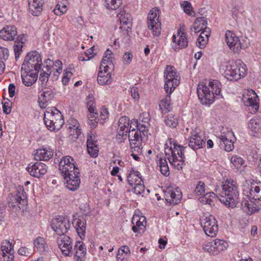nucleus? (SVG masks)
<instances>
[{
  "instance_id": "17",
  "label": "nucleus",
  "mask_w": 261,
  "mask_h": 261,
  "mask_svg": "<svg viewBox=\"0 0 261 261\" xmlns=\"http://www.w3.org/2000/svg\"><path fill=\"white\" fill-rule=\"evenodd\" d=\"M202 133L199 129H196L191 132V136L189 138V146L193 150H197L202 148L205 142L202 138Z\"/></svg>"
},
{
  "instance_id": "4",
  "label": "nucleus",
  "mask_w": 261,
  "mask_h": 261,
  "mask_svg": "<svg viewBox=\"0 0 261 261\" xmlns=\"http://www.w3.org/2000/svg\"><path fill=\"white\" fill-rule=\"evenodd\" d=\"M223 70L224 76L229 81H237L244 77L247 71L246 65L240 60L227 63Z\"/></svg>"
},
{
  "instance_id": "53",
  "label": "nucleus",
  "mask_w": 261,
  "mask_h": 261,
  "mask_svg": "<svg viewBox=\"0 0 261 261\" xmlns=\"http://www.w3.org/2000/svg\"><path fill=\"white\" fill-rule=\"evenodd\" d=\"M80 172L78 168L75 169L71 172H68L63 174L64 176V179L67 181V179H76V178H80Z\"/></svg>"
},
{
  "instance_id": "15",
  "label": "nucleus",
  "mask_w": 261,
  "mask_h": 261,
  "mask_svg": "<svg viewBox=\"0 0 261 261\" xmlns=\"http://www.w3.org/2000/svg\"><path fill=\"white\" fill-rule=\"evenodd\" d=\"M47 169L46 165L42 162L31 163L27 168L30 175L38 178L42 177L47 172Z\"/></svg>"
},
{
  "instance_id": "27",
  "label": "nucleus",
  "mask_w": 261,
  "mask_h": 261,
  "mask_svg": "<svg viewBox=\"0 0 261 261\" xmlns=\"http://www.w3.org/2000/svg\"><path fill=\"white\" fill-rule=\"evenodd\" d=\"M54 154L53 150L46 148L36 149L34 151V159L37 161H48Z\"/></svg>"
},
{
  "instance_id": "34",
  "label": "nucleus",
  "mask_w": 261,
  "mask_h": 261,
  "mask_svg": "<svg viewBox=\"0 0 261 261\" xmlns=\"http://www.w3.org/2000/svg\"><path fill=\"white\" fill-rule=\"evenodd\" d=\"M72 224L81 239L85 236L86 230V221L84 219L75 218L73 220Z\"/></svg>"
},
{
  "instance_id": "38",
  "label": "nucleus",
  "mask_w": 261,
  "mask_h": 261,
  "mask_svg": "<svg viewBox=\"0 0 261 261\" xmlns=\"http://www.w3.org/2000/svg\"><path fill=\"white\" fill-rule=\"evenodd\" d=\"M10 253L14 254V250L13 249L12 243L7 240L3 241L1 244L0 258L4 259V258L6 257V254Z\"/></svg>"
},
{
  "instance_id": "42",
  "label": "nucleus",
  "mask_w": 261,
  "mask_h": 261,
  "mask_svg": "<svg viewBox=\"0 0 261 261\" xmlns=\"http://www.w3.org/2000/svg\"><path fill=\"white\" fill-rule=\"evenodd\" d=\"M132 124L129 118L125 116H122L118 120V129L126 130L129 133V127Z\"/></svg>"
},
{
  "instance_id": "60",
  "label": "nucleus",
  "mask_w": 261,
  "mask_h": 261,
  "mask_svg": "<svg viewBox=\"0 0 261 261\" xmlns=\"http://www.w3.org/2000/svg\"><path fill=\"white\" fill-rule=\"evenodd\" d=\"M181 6H182L184 11L186 13L190 16H195V13L191 10L192 7L190 2L187 1L184 2Z\"/></svg>"
},
{
  "instance_id": "58",
  "label": "nucleus",
  "mask_w": 261,
  "mask_h": 261,
  "mask_svg": "<svg viewBox=\"0 0 261 261\" xmlns=\"http://www.w3.org/2000/svg\"><path fill=\"white\" fill-rule=\"evenodd\" d=\"M230 161L237 169L240 168L245 163L243 159L238 155L232 156L230 159Z\"/></svg>"
},
{
  "instance_id": "21",
  "label": "nucleus",
  "mask_w": 261,
  "mask_h": 261,
  "mask_svg": "<svg viewBox=\"0 0 261 261\" xmlns=\"http://www.w3.org/2000/svg\"><path fill=\"white\" fill-rule=\"evenodd\" d=\"M233 135L232 132H227L225 134H221L218 137L219 140V146L221 148L224 149L225 151L229 152L234 148L233 142L230 139Z\"/></svg>"
},
{
  "instance_id": "13",
  "label": "nucleus",
  "mask_w": 261,
  "mask_h": 261,
  "mask_svg": "<svg viewBox=\"0 0 261 261\" xmlns=\"http://www.w3.org/2000/svg\"><path fill=\"white\" fill-rule=\"evenodd\" d=\"M38 70L25 67L21 66V77L22 83L25 86L29 87L33 85L37 80L38 77Z\"/></svg>"
},
{
  "instance_id": "51",
  "label": "nucleus",
  "mask_w": 261,
  "mask_h": 261,
  "mask_svg": "<svg viewBox=\"0 0 261 261\" xmlns=\"http://www.w3.org/2000/svg\"><path fill=\"white\" fill-rule=\"evenodd\" d=\"M203 196L200 197L199 198V200L205 204H211V202H212V198H215L216 196H218V192L215 193L214 192H208L206 193L205 194H203Z\"/></svg>"
},
{
  "instance_id": "52",
  "label": "nucleus",
  "mask_w": 261,
  "mask_h": 261,
  "mask_svg": "<svg viewBox=\"0 0 261 261\" xmlns=\"http://www.w3.org/2000/svg\"><path fill=\"white\" fill-rule=\"evenodd\" d=\"M128 132L126 130L117 128L116 140L118 143H122L128 138Z\"/></svg>"
},
{
  "instance_id": "18",
  "label": "nucleus",
  "mask_w": 261,
  "mask_h": 261,
  "mask_svg": "<svg viewBox=\"0 0 261 261\" xmlns=\"http://www.w3.org/2000/svg\"><path fill=\"white\" fill-rule=\"evenodd\" d=\"M225 40L227 45L234 52L238 53L241 50V43L240 39L231 31L229 30L226 31L225 33Z\"/></svg>"
},
{
  "instance_id": "37",
  "label": "nucleus",
  "mask_w": 261,
  "mask_h": 261,
  "mask_svg": "<svg viewBox=\"0 0 261 261\" xmlns=\"http://www.w3.org/2000/svg\"><path fill=\"white\" fill-rule=\"evenodd\" d=\"M68 129H70V135H73L75 138H78L81 135V129L79 128L80 124L76 119L70 118L69 120Z\"/></svg>"
},
{
  "instance_id": "40",
  "label": "nucleus",
  "mask_w": 261,
  "mask_h": 261,
  "mask_svg": "<svg viewBox=\"0 0 261 261\" xmlns=\"http://www.w3.org/2000/svg\"><path fill=\"white\" fill-rule=\"evenodd\" d=\"M127 181L129 185L133 186L137 183H141L143 180L139 172L133 170L130 172L127 176Z\"/></svg>"
},
{
  "instance_id": "5",
  "label": "nucleus",
  "mask_w": 261,
  "mask_h": 261,
  "mask_svg": "<svg viewBox=\"0 0 261 261\" xmlns=\"http://www.w3.org/2000/svg\"><path fill=\"white\" fill-rule=\"evenodd\" d=\"M43 120L46 126L50 131L60 129L64 123L61 112L55 108L46 110Z\"/></svg>"
},
{
  "instance_id": "19",
  "label": "nucleus",
  "mask_w": 261,
  "mask_h": 261,
  "mask_svg": "<svg viewBox=\"0 0 261 261\" xmlns=\"http://www.w3.org/2000/svg\"><path fill=\"white\" fill-rule=\"evenodd\" d=\"M173 42L175 44L176 46L173 47L175 50L176 49L186 48L188 43L187 34L184 32V29L180 28L178 31L177 35H174L172 37Z\"/></svg>"
},
{
  "instance_id": "56",
  "label": "nucleus",
  "mask_w": 261,
  "mask_h": 261,
  "mask_svg": "<svg viewBox=\"0 0 261 261\" xmlns=\"http://www.w3.org/2000/svg\"><path fill=\"white\" fill-rule=\"evenodd\" d=\"M67 10V6L62 4H58L56 5L55 8L53 10L55 14L60 16L65 14Z\"/></svg>"
},
{
  "instance_id": "22",
  "label": "nucleus",
  "mask_w": 261,
  "mask_h": 261,
  "mask_svg": "<svg viewBox=\"0 0 261 261\" xmlns=\"http://www.w3.org/2000/svg\"><path fill=\"white\" fill-rule=\"evenodd\" d=\"M117 17L119 18L121 25L120 28L125 30L127 32H130L132 26V17L131 15L127 13L125 10H121L118 13Z\"/></svg>"
},
{
  "instance_id": "28",
  "label": "nucleus",
  "mask_w": 261,
  "mask_h": 261,
  "mask_svg": "<svg viewBox=\"0 0 261 261\" xmlns=\"http://www.w3.org/2000/svg\"><path fill=\"white\" fill-rule=\"evenodd\" d=\"M16 35V27L7 26L0 31V37L4 40H14Z\"/></svg>"
},
{
  "instance_id": "62",
  "label": "nucleus",
  "mask_w": 261,
  "mask_h": 261,
  "mask_svg": "<svg viewBox=\"0 0 261 261\" xmlns=\"http://www.w3.org/2000/svg\"><path fill=\"white\" fill-rule=\"evenodd\" d=\"M134 192L137 195H140L144 192L145 190V187L143 184V181L141 182V183H137L135 185H134Z\"/></svg>"
},
{
  "instance_id": "23",
  "label": "nucleus",
  "mask_w": 261,
  "mask_h": 261,
  "mask_svg": "<svg viewBox=\"0 0 261 261\" xmlns=\"http://www.w3.org/2000/svg\"><path fill=\"white\" fill-rule=\"evenodd\" d=\"M248 93L249 95L244 96V102L247 107H252L253 112L255 113L259 108L258 96L253 90L249 91Z\"/></svg>"
},
{
  "instance_id": "45",
  "label": "nucleus",
  "mask_w": 261,
  "mask_h": 261,
  "mask_svg": "<svg viewBox=\"0 0 261 261\" xmlns=\"http://www.w3.org/2000/svg\"><path fill=\"white\" fill-rule=\"evenodd\" d=\"M34 244L36 249L40 252L45 251L47 247L44 239L41 237H37L34 241Z\"/></svg>"
},
{
  "instance_id": "30",
  "label": "nucleus",
  "mask_w": 261,
  "mask_h": 261,
  "mask_svg": "<svg viewBox=\"0 0 261 261\" xmlns=\"http://www.w3.org/2000/svg\"><path fill=\"white\" fill-rule=\"evenodd\" d=\"M242 208L244 212L250 215L258 212L260 208V206L251 200H244L241 203Z\"/></svg>"
},
{
  "instance_id": "20",
  "label": "nucleus",
  "mask_w": 261,
  "mask_h": 261,
  "mask_svg": "<svg viewBox=\"0 0 261 261\" xmlns=\"http://www.w3.org/2000/svg\"><path fill=\"white\" fill-rule=\"evenodd\" d=\"M74 160L70 156H65L61 159L59 166V170L62 174L71 172V171L77 169L75 165Z\"/></svg>"
},
{
  "instance_id": "61",
  "label": "nucleus",
  "mask_w": 261,
  "mask_h": 261,
  "mask_svg": "<svg viewBox=\"0 0 261 261\" xmlns=\"http://www.w3.org/2000/svg\"><path fill=\"white\" fill-rule=\"evenodd\" d=\"M17 253L21 256L30 257L32 255V252L31 249L25 247H22L17 250Z\"/></svg>"
},
{
  "instance_id": "49",
  "label": "nucleus",
  "mask_w": 261,
  "mask_h": 261,
  "mask_svg": "<svg viewBox=\"0 0 261 261\" xmlns=\"http://www.w3.org/2000/svg\"><path fill=\"white\" fill-rule=\"evenodd\" d=\"M81 183L80 178L76 179H67L66 181V187L71 191H75L80 187Z\"/></svg>"
},
{
  "instance_id": "31",
  "label": "nucleus",
  "mask_w": 261,
  "mask_h": 261,
  "mask_svg": "<svg viewBox=\"0 0 261 261\" xmlns=\"http://www.w3.org/2000/svg\"><path fill=\"white\" fill-rule=\"evenodd\" d=\"M74 250L75 251L74 258L76 261H83L85 257L87 249L85 245L82 241L76 242Z\"/></svg>"
},
{
  "instance_id": "44",
  "label": "nucleus",
  "mask_w": 261,
  "mask_h": 261,
  "mask_svg": "<svg viewBox=\"0 0 261 261\" xmlns=\"http://www.w3.org/2000/svg\"><path fill=\"white\" fill-rule=\"evenodd\" d=\"M103 4L107 9L116 10L118 8L122 3V0H102Z\"/></svg>"
},
{
  "instance_id": "35",
  "label": "nucleus",
  "mask_w": 261,
  "mask_h": 261,
  "mask_svg": "<svg viewBox=\"0 0 261 261\" xmlns=\"http://www.w3.org/2000/svg\"><path fill=\"white\" fill-rule=\"evenodd\" d=\"M17 203L20 205L19 206L20 209L22 208L23 210L28 204L27 194L23 187L20 185L17 186Z\"/></svg>"
},
{
  "instance_id": "7",
  "label": "nucleus",
  "mask_w": 261,
  "mask_h": 261,
  "mask_svg": "<svg viewBox=\"0 0 261 261\" xmlns=\"http://www.w3.org/2000/svg\"><path fill=\"white\" fill-rule=\"evenodd\" d=\"M186 147L178 144L174 139L169 138L165 144V153L169 160L178 159V156H185L184 152Z\"/></svg>"
},
{
  "instance_id": "24",
  "label": "nucleus",
  "mask_w": 261,
  "mask_h": 261,
  "mask_svg": "<svg viewBox=\"0 0 261 261\" xmlns=\"http://www.w3.org/2000/svg\"><path fill=\"white\" fill-rule=\"evenodd\" d=\"M244 194H246L250 199L255 201L261 200V184H252L248 189L244 190Z\"/></svg>"
},
{
  "instance_id": "63",
  "label": "nucleus",
  "mask_w": 261,
  "mask_h": 261,
  "mask_svg": "<svg viewBox=\"0 0 261 261\" xmlns=\"http://www.w3.org/2000/svg\"><path fill=\"white\" fill-rule=\"evenodd\" d=\"M208 41V38H205L202 34H200L197 40V45L201 48L205 47Z\"/></svg>"
},
{
  "instance_id": "14",
  "label": "nucleus",
  "mask_w": 261,
  "mask_h": 261,
  "mask_svg": "<svg viewBox=\"0 0 261 261\" xmlns=\"http://www.w3.org/2000/svg\"><path fill=\"white\" fill-rule=\"evenodd\" d=\"M228 246V243L224 240L215 239L211 242L207 243L203 247V249L205 251L216 255L221 251L225 250Z\"/></svg>"
},
{
  "instance_id": "33",
  "label": "nucleus",
  "mask_w": 261,
  "mask_h": 261,
  "mask_svg": "<svg viewBox=\"0 0 261 261\" xmlns=\"http://www.w3.org/2000/svg\"><path fill=\"white\" fill-rule=\"evenodd\" d=\"M166 196L167 198L169 197V202L175 204L179 203L181 198V192L178 188L175 189H168L166 192Z\"/></svg>"
},
{
  "instance_id": "6",
  "label": "nucleus",
  "mask_w": 261,
  "mask_h": 261,
  "mask_svg": "<svg viewBox=\"0 0 261 261\" xmlns=\"http://www.w3.org/2000/svg\"><path fill=\"white\" fill-rule=\"evenodd\" d=\"M165 90L167 94H170L180 83V77L175 68L168 65L164 71Z\"/></svg>"
},
{
  "instance_id": "2",
  "label": "nucleus",
  "mask_w": 261,
  "mask_h": 261,
  "mask_svg": "<svg viewBox=\"0 0 261 261\" xmlns=\"http://www.w3.org/2000/svg\"><path fill=\"white\" fill-rule=\"evenodd\" d=\"M221 85L218 80H205L197 87L198 98L203 105H210L214 101L215 95L221 93Z\"/></svg>"
},
{
  "instance_id": "10",
  "label": "nucleus",
  "mask_w": 261,
  "mask_h": 261,
  "mask_svg": "<svg viewBox=\"0 0 261 261\" xmlns=\"http://www.w3.org/2000/svg\"><path fill=\"white\" fill-rule=\"evenodd\" d=\"M139 133L132 125L130 126L128 138L130 149H132L133 151H136L138 153L141 152L142 141L146 140L142 136V134Z\"/></svg>"
},
{
  "instance_id": "47",
  "label": "nucleus",
  "mask_w": 261,
  "mask_h": 261,
  "mask_svg": "<svg viewBox=\"0 0 261 261\" xmlns=\"http://www.w3.org/2000/svg\"><path fill=\"white\" fill-rule=\"evenodd\" d=\"M178 159L169 160V163L174 167L175 168L178 170L182 169L183 167L185 165V156L181 157V156H178Z\"/></svg>"
},
{
  "instance_id": "48",
  "label": "nucleus",
  "mask_w": 261,
  "mask_h": 261,
  "mask_svg": "<svg viewBox=\"0 0 261 261\" xmlns=\"http://www.w3.org/2000/svg\"><path fill=\"white\" fill-rule=\"evenodd\" d=\"M207 24V21L205 17H199L195 20L193 26V29L195 33L202 30L203 27Z\"/></svg>"
},
{
  "instance_id": "32",
  "label": "nucleus",
  "mask_w": 261,
  "mask_h": 261,
  "mask_svg": "<svg viewBox=\"0 0 261 261\" xmlns=\"http://www.w3.org/2000/svg\"><path fill=\"white\" fill-rule=\"evenodd\" d=\"M54 97L53 91L45 88L41 93L38 99V102L41 108H45L47 106V103Z\"/></svg>"
},
{
  "instance_id": "3",
  "label": "nucleus",
  "mask_w": 261,
  "mask_h": 261,
  "mask_svg": "<svg viewBox=\"0 0 261 261\" xmlns=\"http://www.w3.org/2000/svg\"><path fill=\"white\" fill-rule=\"evenodd\" d=\"M112 55V51L108 49L101 62L97 77V82L100 85L111 83L112 77L110 70H112L114 67Z\"/></svg>"
},
{
  "instance_id": "26",
  "label": "nucleus",
  "mask_w": 261,
  "mask_h": 261,
  "mask_svg": "<svg viewBox=\"0 0 261 261\" xmlns=\"http://www.w3.org/2000/svg\"><path fill=\"white\" fill-rule=\"evenodd\" d=\"M131 124L136 130L139 132L140 134L142 135L145 139L147 140L148 135L149 134L148 131V122L147 121H142V123L139 122L137 119H132L131 120Z\"/></svg>"
},
{
  "instance_id": "25",
  "label": "nucleus",
  "mask_w": 261,
  "mask_h": 261,
  "mask_svg": "<svg viewBox=\"0 0 261 261\" xmlns=\"http://www.w3.org/2000/svg\"><path fill=\"white\" fill-rule=\"evenodd\" d=\"M132 230L135 233H142L145 230L146 221L144 217L133 216L132 220Z\"/></svg>"
},
{
  "instance_id": "9",
  "label": "nucleus",
  "mask_w": 261,
  "mask_h": 261,
  "mask_svg": "<svg viewBox=\"0 0 261 261\" xmlns=\"http://www.w3.org/2000/svg\"><path fill=\"white\" fill-rule=\"evenodd\" d=\"M21 66L39 71L42 66L40 54L36 50L30 51L25 56Z\"/></svg>"
},
{
  "instance_id": "50",
  "label": "nucleus",
  "mask_w": 261,
  "mask_h": 261,
  "mask_svg": "<svg viewBox=\"0 0 261 261\" xmlns=\"http://www.w3.org/2000/svg\"><path fill=\"white\" fill-rule=\"evenodd\" d=\"M98 117V113H94L91 114H89L87 116L88 121V123L90 126V127L92 128H95L96 127L98 121L97 118Z\"/></svg>"
},
{
  "instance_id": "11",
  "label": "nucleus",
  "mask_w": 261,
  "mask_h": 261,
  "mask_svg": "<svg viewBox=\"0 0 261 261\" xmlns=\"http://www.w3.org/2000/svg\"><path fill=\"white\" fill-rule=\"evenodd\" d=\"M147 25L154 36H159L161 34V23L159 20V10L152 9L148 15Z\"/></svg>"
},
{
  "instance_id": "16",
  "label": "nucleus",
  "mask_w": 261,
  "mask_h": 261,
  "mask_svg": "<svg viewBox=\"0 0 261 261\" xmlns=\"http://www.w3.org/2000/svg\"><path fill=\"white\" fill-rule=\"evenodd\" d=\"M59 247L63 254L66 256H71L73 254L72 243L69 236H63L59 238L57 240Z\"/></svg>"
},
{
  "instance_id": "39",
  "label": "nucleus",
  "mask_w": 261,
  "mask_h": 261,
  "mask_svg": "<svg viewBox=\"0 0 261 261\" xmlns=\"http://www.w3.org/2000/svg\"><path fill=\"white\" fill-rule=\"evenodd\" d=\"M52 72L53 70L51 69L50 65H46L42 68L40 74L39 80L41 81L42 85H46L48 81L49 76Z\"/></svg>"
},
{
  "instance_id": "46",
  "label": "nucleus",
  "mask_w": 261,
  "mask_h": 261,
  "mask_svg": "<svg viewBox=\"0 0 261 261\" xmlns=\"http://www.w3.org/2000/svg\"><path fill=\"white\" fill-rule=\"evenodd\" d=\"M27 34H22L17 36V58L22 52V48L25 46L24 44L27 41Z\"/></svg>"
},
{
  "instance_id": "59",
  "label": "nucleus",
  "mask_w": 261,
  "mask_h": 261,
  "mask_svg": "<svg viewBox=\"0 0 261 261\" xmlns=\"http://www.w3.org/2000/svg\"><path fill=\"white\" fill-rule=\"evenodd\" d=\"M87 150L90 155L93 158L96 157L98 155V147L97 144H90L87 145Z\"/></svg>"
},
{
  "instance_id": "41",
  "label": "nucleus",
  "mask_w": 261,
  "mask_h": 261,
  "mask_svg": "<svg viewBox=\"0 0 261 261\" xmlns=\"http://www.w3.org/2000/svg\"><path fill=\"white\" fill-rule=\"evenodd\" d=\"M168 94V95H166V96L162 99L159 103V107L160 110H162V113H167L171 109V104L170 102L171 98L169 94Z\"/></svg>"
},
{
  "instance_id": "36",
  "label": "nucleus",
  "mask_w": 261,
  "mask_h": 261,
  "mask_svg": "<svg viewBox=\"0 0 261 261\" xmlns=\"http://www.w3.org/2000/svg\"><path fill=\"white\" fill-rule=\"evenodd\" d=\"M248 128L251 134L255 136V134L259 133L261 130V120L256 117L252 118L248 122Z\"/></svg>"
},
{
  "instance_id": "12",
  "label": "nucleus",
  "mask_w": 261,
  "mask_h": 261,
  "mask_svg": "<svg viewBox=\"0 0 261 261\" xmlns=\"http://www.w3.org/2000/svg\"><path fill=\"white\" fill-rule=\"evenodd\" d=\"M51 226L57 234L62 236L69 229L70 222L67 217L59 216L53 220Z\"/></svg>"
},
{
  "instance_id": "29",
  "label": "nucleus",
  "mask_w": 261,
  "mask_h": 261,
  "mask_svg": "<svg viewBox=\"0 0 261 261\" xmlns=\"http://www.w3.org/2000/svg\"><path fill=\"white\" fill-rule=\"evenodd\" d=\"M44 0H29V12L34 16L39 15L42 11Z\"/></svg>"
},
{
  "instance_id": "54",
  "label": "nucleus",
  "mask_w": 261,
  "mask_h": 261,
  "mask_svg": "<svg viewBox=\"0 0 261 261\" xmlns=\"http://www.w3.org/2000/svg\"><path fill=\"white\" fill-rule=\"evenodd\" d=\"M205 191V184L202 181L199 180L196 184V186L194 190V193L197 195H202Z\"/></svg>"
},
{
  "instance_id": "8",
  "label": "nucleus",
  "mask_w": 261,
  "mask_h": 261,
  "mask_svg": "<svg viewBox=\"0 0 261 261\" xmlns=\"http://www.w3.org/2000/svg\"><path fill=\"white\" fill-rule=\"evenodd\" d=\"M200 223L206 235L215 237L218 231V225L216 218L212 215L204 214L200 218Z\"/></svg>"
},
{
  "instance_id": "64",
  "label": "nucleus",
  "mask_w": 261,
  "mask_h": 261,
  "mask_svg": "<svg viewBox=\"0 0 261 261\" xmlns=\"http://www.w3.org/2000/svg\"><path fill=\"white\" fill-rule=\"evenodd\" d=\"M3 103V111L4 112L7 114H10L11 112L12 102L8 99L7 101H5Z\"/></svg>"
},
{
  "instance_id": "43",
  "label": "nucleus",
  "mask_w": 261,
  "mask_h": 261,
  "mask_svg": "<svg viewBox=\"0 0 261 261\" xmlns=\"http://www.w3.org/2000/svg\"><path fill=\"white\" fill-rule=\"evenodd\" d=\"M164 122L168 127L175 128L178 124V119L176 115L170 114L165 117Z\"/></svg>"
},
{
  "instance_id": "1",
  "label": "nucleus",
  "mask_w": 261,
  "mask_h": 261,
  "mask_svg": "<svg viewBox=\"0 0 261 261\" xmlns=\"http://www.w3.org/2000/svg\"><path fill=\"white\" fill-rule=\"evenodd\" d=\"M218 198L226 206L233 208L239 201V191L237 182L231 179H226L222 182L221 190H216Z\"/></svg>"
},
{
  "instance_id": "55",
  "label": "nucleus",
  "mask_w": 261,
  "mask_h": 261,
  "mask_svg": "<svg viewBox=\"0 0 261 261\" xmlns=\"http://www.w3.org/2000/svg\"><path fill=\"white\" fill-rule=\"evenodd\" d=\"M130 253V250L128 247L126 246H121L118 250L117 258L118 260H120L121 261L124 260V258H121L120 255H123V254L126 256V257L128 256V254Z\"/></svg>"
},
{
  "instance_id": "57",
  "label": "nucleus",
  "mask_w": 261,
  "mask_h": 261,
  "mask_svg": "<svg viewBox=\"0 0 261 261\" xmlns=\"http://www.w3.org/2000/svg\"><path fill=\"white\" fill-rule=\"evenodd\" d=\"M87 107L88 108L89 114L97 113L95 109V104L93 100V97L88 96L87 98Z\"/></svg>"
}]
</instances>
